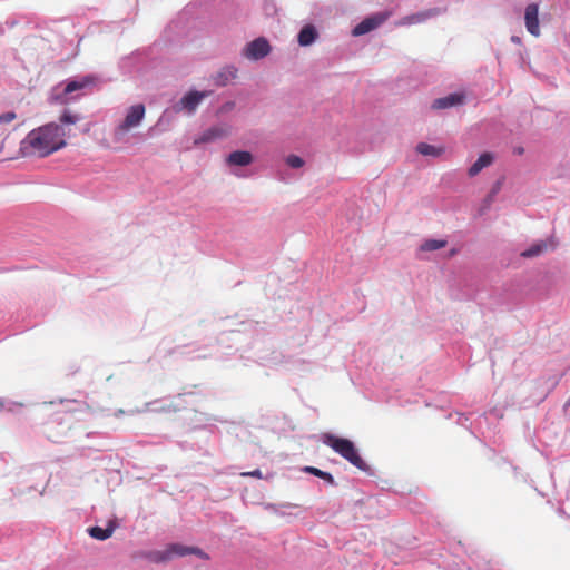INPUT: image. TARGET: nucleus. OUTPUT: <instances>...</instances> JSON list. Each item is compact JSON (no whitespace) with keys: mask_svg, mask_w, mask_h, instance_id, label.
Returning a JSON list of instances; mask_svg holds the SVG:
<instances>
[{"mask_svg":"<svg viewBox=\"0 0 570 570\" xmlns=\"http://www.w3.org/2000/svg\"><path fill=\"white\" fill-rule=\"evenodd\" d=\"M304 471L309 473V474H313V475H315L317 478H321V479L325 480L330 484H334V478L328 472L322 471V470H320L317 468H314V466H305Z\"/></svg>","mask_w":570,"mask_h":570,"instance_id":"18","label":"nucleus"},{"mask_svg":"<svg viewBox=\"0 0 570 570\" xmlns=\"http://www.w3.org/2000/svg\"><path fill=\"white\" fill-rule=\"evenodd\" d=\"M317 38V31L314 26H304L298 33V43L303 47L312 45Z\"/></svg>","mask_w":570,"mask_h":570,"instance_id":"14","label":"nucleus"},{"mask_svg":"<svg viewBox=\"0 0 570 570\" xmlns=\"http://www.w3.org/2000/svg\"><path fill=\"white\" fill-rule=\"evenodd\" d=\"M146 114V108L142 104H137L127 109L125 119L114 129V139L121 141L127 132L138 127L142 121Z\"/></svg>","mask_w":570,"mask_h":570,"instance_id":"3","label":"nucleus"},{"mask_svg":"<svg viewBox=\"0 0 570 570\" xmlns=\"http://www.w3.org/2000/svg\"><path fill=\"white\" fill-rule=\"evenodd\" d=\"M229 134V129L226 126H214L205 130L197 139H195V144H208L213 142L217 139H222L227 137Z\"/></svg>","mask_w":570,"mask_h":570,"instance_id":"8","label":"nucleus"},{"mask_svg":"<svg viewBox=\"0 0 570 570\" xmlns=\"http://www.w3.org/2000/svg\"><path fill=\"white\" fill-rule=\"evenodd\" d=\"M430 14L428 12H421L416 14H412L410 17L404 18V23H419L424 21Z\"/></svg>","mask_w":570,"mask_h":570,"instance_id":"21","label":"nucleus"},{"mask_svg":"<svg viewBox=\"0 0 570 570\" xmlns=\"http://www.w3.org/2000/svg\"><path fill=\"white\" fill-rule=\"evenodd\" d=\"M416 150L419 154H421L423 156H433V157H439L444 153L443 147H435V146L426 144V142H420L416 146Z\"/></svg>","mask_w":570,"mask_h":570,"instance_id":"17","label":"nucleus"},{"mask_svg":"<svg viewBox=\"0 0 570 570\" xmlns=\"http://www.w3.org/2000/svg\"><path fill=\"white\" fill-rule=\"evenodd\" d=\"M80 120L78 115L65 111L60 125L49 122L32 129L21 141L20 151L27 157H47L67 146L66 138L75 135L70 126Z\"/></svg>","mask_w":570,"mask_h":570,"instance_id":"1","label":"nucleus"},{"mask_svg":"<svg viewBox=\"0 0 570 570\" xmlns=\"http://www.w3.org/2000/svg\"><path fill=\"white\" fill-rule=\"evenodd\" d=\"M524 23L530 35L533 37L540 36L539 6L537 3H530L525 7Z\"/></svg>","mask_w":570,"mask_h":570,"instance_id":"6","label":"nucleus"},{"mask_svg":"<svg viewBox=\"0 0 570 570\" xmlns=\"http://www.w3.org/2000/svg\"><path fill=\"white\" fill-rule=\"evenodd\" d=\"M58 434L50 433V438H57Z\"/></svg>","mask_w":570,"mask_h":570,"instance_id":"27","label":"nucleus"},{"mask_svg":"<svg viewBox=\"0 0 570 570\" xmlns=\"http://www.w3.org/2000/svg\"><path fill=\"white\" fill-rule=\"evenodd\" d=\"M493 161L491 153H483L478 160L469 168L468 174L470 177L476 176L483 168L490 166Z\"/></svg>","mask_w":570,"mask_h":570,"instance_id":"13","label":"nucleus"},{"mask_svg":"<svg viewBox=\"0 0 570 570\" xmlns=\"http://www.w3.org/2000/svg\"><path fill=\"white\" fill-rule=\"evenodd\" d=\"M95 85H96V78L94 76H90V75L85 76L80 79L69 81L63 89V95L67 96L75 91H82V90H85L89 87H92Z\"/></svg>","mask_w":570,"mask_h":570,"instance_id":"9","label":"nucleus"},{"mask_svg":"<svg viewBox=\"0 0 570 570\" xmlns=\"http://www.w3.org/2000/svg\"><path fill=\"white\" fill-rule=\"evenodd\" d=\"M237 69L234 67L226 68L223 72L219 73L217 83L225 86L229 79L236 78Z\"/></svg>","mask_w":570,"mask_h":570,"instance_id":"20","label":"nucleus"},{"mask_svg":"<svg viewBox=\"0 0 570 570\" xmlns=\"http://www.w3.org/2000/svg\"><path fill=\"white\" fill-rule=\"evenodd\" d=\"M188 554H195L202 559L207 560L208 554L204 552L198 547H188L181 543H170L167 546L166 550L156 559L157 561H166L171 559L173 557H185Z\"/></svg>","mask_w":570,"mask_h":570,"instance_id":"4","label":"nucleus"},{"mask_svg":"<svg viewBox=\"0 0 570 570\" xmlns=\"http://www.w3.org/2000/svg\"><path fill=\"white\" fill-rule=\"evenodd\" d=\"M383 20L384 19L381 17L366 18L353 29L352 33L353 36L365 35L377 28L383 22Z\"/></svg>","mask_w":570,"mask_h":570,"instance_id":"11","label":"nucleus"},{"mask_svg":"<svg viewBox=\"0 0 570 570\" xmlns=\"http://www.w3.org/2000/svg\"><path fill=\"white\" fill-rule=\"evenodd\" d=\"M464 95L461 94H451L446 97L438 98L433 101V109H446L453 106H458L463 104Z\"/></svg>","mask_w":570,"mask_h":570,"instance_id":"10","label":"nucleus"},{"mask_svg":"<svg viewBox=\"0 0 570 570\" xmlns=\"http://www.w3.org/2000/svg\"><path fill=\"white\" fill-rule=\"evenodd\" d=\"M286 164L292 168H301L304 165V160L296 155H289L286 159Z\"/></svg>","mask_w":570,"mask_h":570,"instance_id":"22","label":"nucleus"},{"mask_svg":"<svg viewBox=\"0 0 570 570\" xmlns=\"http://www.w3.org/2000/svg\"><path fill=\"white\" fill-rule=\"evenodd\" d=\"M17 118V115L13 111H8L2 115H0V124H8Z\"/></svg>","mask_w":570,"mask_h":570,"instance_id":"23","label":"nucleus"},{"mask_svg":"<svg viewBox=\"0 0 570 570\" xmlns=\"http://www.w3.org/2000/svg\"><path fill=\"white\" fill-rule=\"evenodd\" d=\"M114 531H115V525L112 522H110L107 528L91 527L88 529L89 535L97 540L109 539L112 535Z\"/></svg>","mask_w":570,"mask_h":570,"instance_id":"15","label":"nucleus"},{"mask_svg":"<svg viewBox=\"0 0 570 570\" xmlns=\"http://www.w3.org/2000/svg\"><path fill=\"white\" fill-rule=\"evenodd\" d=\"M554 248L556 244L553 242L547 243V242H540L538 244L532 245L530 248L524 250L522 253L523 257H534L539 256L540 254L544 253L548 247Z\"/></svg>","mask_w":570,"mask_h":570,"instance_id":"16","label":"nucleus"},{"mask_svg":"<svg viewBox=\"0 0 570 570\" xmlns=\"http://www.w3.org/2000/svg\"><path fill=\"white\" fill-rule=\"evenodd\" d=\"M323 442L357 469L362 471L368 470V465L358 454L354 443L348 439L338 438L333 434H325Z\"/></svg>","mask_w":570,"mask_h":570,"instance_id":"2","label":"nucleus"},{"mask_svg":"<svg viewBox=\"0 0 570 570\" xmlns=\"http://www.w3.org/2000/svg\"><path fill=\"white\" fill-rule=\"evenodd\" d=\"M243 476H253V478H257V479H262V472L261 470H254L252 472H245V473H242Z\"/></svg>","mask_w":570,"mask_h":570,"instance_id":"25","label":"nucleus"},{"mask_svg":"<svg viewBox=\"0 0 570 570\" xmlns=\"http://www.w3.org/2000/svg\"><path fill=\"white\" fill-rule=\"evenodd\" d=\"M71 419L72 415L70 413H65L62 417H60V423L66 422L67 423V430L71 428Z\"/></svg>","mask_w":570,"mask_h":570,"instance_id":"24","label":"nucleus"},{"mask_svg":"<svg viewBox=\"0 0 570 570\" xmlns=\"http://www.w3.org/2000/svg\"><path fill=\"white\" fill-rule=\"evenodd\" d=\"M207 96L206 92L190 91L185 95L179 104L175 107L176 111L186 109L188 112H194L199 102Z\"/></svg>","mask_w":570,"mask_h":570,"instance_id":"7","label":"nucleus"},{"mask_svg":"<svg viewBox=\"0 0 570 570\" xmlns=\"http://www.w3.org/2000/svg\"><path fill=\"white\" fill-rule=\"evenodd\" d=\"M230 166H247L253 163V155L246 150L233 151L226 159Z\"/></svg>","mask_w":570,"mask_h":570,"instance_id":"12","label":"nucleus"},{"mask_svg":"<svg viewBox=\"0 0 570 570\" xmlns=\"http://www.w3.org/2000/svg\"><path fill=\"white\" fill-rule=\"evenodd\" d=\"M446 240L442 239H429L421 245V249L424 252H432L445 247Z\"/></svg>","mask_w":570,"mask_h":570,"instance_id":"19","label":"nucleus"},{"mask_svg":"<svg viewBox=\"0 0 570 570\" xmlns=\"http://www.w3.org/2000/svg\"><path fill=\"white\" fill-rule=\"evenodd\" d=\"M515 153H518V154H522V153H523V149H522V148H518V149H515Z\"/></svg>","mask_w":570,"mask_h":570,"instance_id":"26","label":"nucleus"},{"mask_svg":"<svg viewBox=\"0 0 570 570\" xmlns=\"http://www.w3.org/2000/svg\"><path fill=\"white\" fill-rule=\"evenodd\" d=\"M271 46L265 38H257L249 42L244 49V56L250 60H258L266 57Z\"/></svg>","mask_w":570,"mask_h":570,"instance_id":"5","label":"nucleus"}]
</instances>
